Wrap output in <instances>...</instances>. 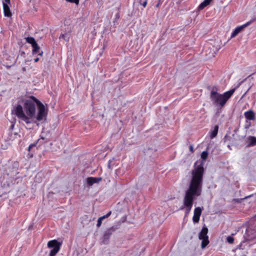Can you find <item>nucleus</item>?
Listing matches in <instances>:
<instances>
[{
    "mask_svg": "<svg viewBox=\"0 0 256 256\" xmlns=\"http://www.w3.org/2000/svg\"><path fill=\"white\" fill-rule=\"evenodd\" d=\"M204 173V162L196 161L192 170V178L188 189L186 191L184 198V205L180 208H186V214L190 212L194 198L200 196L202 191L203 175Z\"/></svg>",
    "mask_w": 256,
    "mask_h": 256,
    "instance_id": "nucleus-1",
    "label": "nucleus"
},
{
    "mask_svg": "<svg viewBox=\"0 0 256 256\" xmlns=\"http://www.w3.org/2000/svg\"><path fill=\"white\" fill-rule=\"evenodd\" d=\"M240 82L238 86L234 88L224 92L223 94H220L216 92L214 88L210 92V98L214 105L218 108H222L226 104L228 100L231 97L234 92L236 89L241 84Z\"/></svg>",
    "mask_w": 256,
    "mask_h": 256,
    "instance_id": "nucleus-2",
    "label": "nucleus"
},
{
    "mask_svg": "<svg viewBox=\"0 0 256 256\" xmlns=\"http://www.w3.org/2000/svg\"><path fill=\"white\" fill-rule=\"evenodd\" d=\"M22 100L24 102V108L26 112H35L36 104L38 112H45V111L48 110L47 105H44L34 96H30L25 100L22 98Z\"/></svg>",
    "mask_w": 256,
    "mask_h": 256,
    "instance_id": "nucleus-3",
    "label": "nucleus"
},
{
    "mask_svg": "<svg viewBox=\"0 0 256 256\" xmlns=\"http://www.w3.org/2000/svg\"><path fill=\"white\" fill-rule=\"evenodd\" d=\"M36 113H12L20 120V122H24L26 124H32L34 122V114Z\"/></svg>",
    "mask_w": 256,
    "mask_h": 256,
    "instance_id": "nucleus-4",
    "label": "nucleus"
},
{
    "mask_svg": "<svg viewBox=\"0 0 256 256\" xmlns=\"http://www.w3.org/2000/svg\"><path fill=\"white\" fill-rule=\"evenodd\" d=\"M62 242H58L56 240H50L48 243V247L52 248L50 251V256H55L56 254L59 252Z\"/></svg>",
    "mask_w": 256,
    "mask_h": 256,
    "instance_id": "nucleus-5",
    "label": "nucleus"
},
{
    "mask_svg": "<svg viewBox=\"0 0 256 256\" xmlns=\"http://www.w3.org/2000/svg\"><path fill=\"white\" fill-rule=\"evenodd\" d=\"M246 234L249 240L256 238V216L246 230Z\"/></svg>",
    "mask_w": 256,
    "mask_h": 256,
    "instance_id": "nucleus-6",
    "label": "nucleus"
},
{
    "mask_svg": "<svg viewBox=\"0 0 256 256\" xmlns=\"http://www.w3.org/2000/svg\"><path fill=\"white\" fill-rule=\"evenodd\" d=\"M208 229L207 228H203L198 234V238L202 240V248H204L209 244L208 237Z\"/></svg>",
    "mask_w": 256,
    "mask_h": 256,
    "instance_id": "nucleus-7",
    "label": "nucleus"
},
{
    "mask_svg": "<svg viewBox=\"0 0 256 256\" xmlns=\"http://www.w3.org/2000/svg\"><path fill=\"white\" fill-rule=\"evenodd\" d=\"M117 227L115 226H112L110 228L106 230L104 232V236H103V244H108L109 239L110 238V236L116 229Z\"/></svg>",
    "mask_w": 256,
    "mask_h": 256,
    "instance_id": "nucleus-8",
    "label": "nucleus"
},
{
    "mask_svg": "<svg viewBox=\"0 0 256 256\" xmlns=\"http://www.w3.org/2000/svg\"><path fill=\"white\" fill-rule=\"evenodd\" d=\"M252 20H251L245 24L237 26L232 32L230 36V38L235 37L236 35H238L240 32H241L244 28L249 26L252 22Z\"/></svg>",
    "mask_w": 256,
    "mask_h": 256,
    "instance_id": "nucleus-9",
    "label": "nucleus"
},
{
    "mask_svg": "<svg viewBox=\"0 0 256 256\" xmlns=\"http://www.w3.org/2000/svg\"><path fill=\"white\" fill-rule=\"evenodd\" d=\"M47 113H36L34 114V123L37 124L38 122L44 123L46 122Z\"/></svg>",
    "mask_w": 256,
    "mask_h": 256,
    "instance_id": "nucleus-10",
    "label": "nucleus"
},
{
    "mask_svg": "<svg viewBox=\"0 0 256 256\" xmlns=\"http://www.w3.org/2000/svg\"><path fill=\"white\" fill-rule=\"evenodd\" d=\"M202 211V210L200 207H197L194 209V214L192 218V220L194 222L197 223L199 222Z\"/></svg>",
    "mask_w": 256,
    "mask_h": 256,
    "instance_id": "nucleus-11",
    "label": "nucleus"
},
{
    "mask_svg": "<svg viewBox=\"0 0 256 256\" xmlns=\"http://www.w3.org/2000/svg\"><path fill=\"white\" fill-rule=\"evenodd\" d=\"M16 123V118L13 114H12V118L9 120V122L7 124L8 132L13 131L14 128Z\"/></svg>",
    "mask_w": 256,
    "mask_h": 256,
    "instance_id": "nucleus-12",
    "label": "nucleus"
},
{
    "mask_svg": "<svg viewBox=\"0 0 256 256\" xmlns=\"http://www.w3.org/2000/svg\"><path fill=\"white\" fill-rule=\"evenodd\" d=\"M102 180L100 177H90L86 179V182L88 186H91L95 183L99 182Z\"/></svg>",
    "mask_w": 256,
    "mask_h": 256,
    "instance_id": "nucleus-13",
    "label": "nucleus"
},
{
    "mask_svg": "<svg viewBox=\"0 0 256 256\" xmlns=\"http://www.w3.org/2000/svg\"><path fill=\"white\" fill-rule=\"evenodd\" d=\"M18 164H14V165L12 168V170L10 172V173H8V175H10V177L14 178L15 176H16L19 172H18Z\"/></svg>",
    "mask_w": 256,
    "mask_h": 256,
    "instance_id": "nucleus-14",
    "label": "nucleus"
},
{
    "mask_svg": "<svg viewBox=\"0 0 256 256\" xmlns=\"http://www.w3.org/2000/svg\"><path fill=\"white\" fill-rule=\"evenodd\" d=\"M4 13L5 16L10 17L12 16L8 5L3 4Z\"/></svg>",
    "mask_w": 256,
    "mask_h": 256,
    "instance_id": "nucleus-15",
    "label": "nucleus"
},
{
    "mask_svg": "<svg viewBox=\"0 0 256 256\" xmlns=\"http://www.w3.org/2000/svg\"><path fill=\"white\" fill-rule=\"evenodd\" d=\"M8 136L7 139L8 140H14L18 138V136L19 137L20 136L18 135V132H13L12 131L8 132Z\"/></svg>",
    "mask_w": 256,
    "mask_h": 256,
    "instance_id": "nucleus-16",
    "label": "nucleus"
},
{
    "mask_svg": "<svg viewBox=\"0 0 256 256\" xmlns=\"http://www.w3.org/2000/svg\"><path fill=\"white\" fill-rule=\"evenodd\" d=\"M33 48L32 50V54H35L38 53V54L40 56H42L43 54V52L42 50L40 51V47L36 44V46H32Z\"/></svg>",
    "mask_w": 256,
    "mask_h": 256,
    "instance_id": "nucleus-17",
    "label": "nucleus"
},
{
    "mask_svg": "<svg viewBox=\"0 0 256 256\" xmlns=\"http://www.w3.org/2000/svg\"><path fill=\"white\" fill-rule=\"evenodd\" d=\"M218 126L216 125L214 126V129L210 132V138H214L216 137L218 134Z\"/></svg>",
    "mask_w": 256,
    "mask_h": 256,
    "instance_id": "nucleus-18",
    "label": "nucleus"
},
{
    "mask_svg": "<svg viewBox=\"0 0 256 256\" xmlns=\"http://www.w3.org/2000/svg\"><path fill=\"white\" fill-rule=\"evenodd\" d=\"M256 145V138L252 136H250L248 138V146H254Z\"/></svg>",
    "mask_w": 256,
    "mask_h": 256,
    "instance_id": "nucleus-19",
    "label": "nucleus"
},
{
    "mask_svg": "<svg viewBox=\"0 0 256 256\" xmlns=\"http://www.w3.org/2000/svg\"><path fill=\"white\" fill-rule=\"evenodd\" d=\"M111 211H110L107 214H106V215L102 216H101L100 218H98V222H97V224H96V226L98 227H100L101 224H102V220H104V218L108 217L110 214H111Z\"/></svg>",
    "mask_w": 256,
    "mask_h": 256,
    "instance_id": "nucleus-20",
    "label": "nucleus"
},
{
    "mask_svg": "<svg viewBox=\"0 0 256 256\" xmlns=\"http://www.w3.org/2000/svg\"><path fill=\"white\" fill-rule=\"evenodd\" d=\"M211 1L212 0H204L198 6V10H202L204 7L208 5Z\"/></svg>",
    "mask_w": 256,
    "mask_h": 256,
    "instance_id": "nucleus-21",
    "label": "nucleus"
},
{
    "mask_svg": "<svg viewBox=\"0 0 256 256\" xmlns=\"http://www.w3.org/2000/svg\"><path fill=\"white\" fill-rule=\"evenodd\" d=\"M27 42L32 44V46H36L37 44L34 38L32 37H27L26 38Z\"/></svg>",
    "mask_w": 256,
    "mask_h": 256,
    "instance_id": "nucleus-22",
    "label": "nucleus"
},
{
    "mask_svg": "<svg viewBox=\"0 0 256 256\" xmlns=\"http://www.w3.org/2000/svg\"><path fill=\"white\" fill-rule=\"evenodd\" d=\"M244 116L248 120H254L255 118L254 113H244Z\"/></svg>",
    "mask_w": 256,
    "mask_h": 256,
    "instance_id": "nucleus-23",
    "label": "nucleus"
},
{
    "mask_svg": "<svg viewBox=\"0 0 256 256\" xmlns=\"http://www.w3.org/2000/svg\"><path fill=\"white\" fill-rule=\"evenodd\" d=\"M23 108L20 104H18L14 108V112H23Z\"/></svg>",
    "mask_w": 256,
    "mask_h": 256,
    "instance_id": "nucleus-24",
    "label": "nucleus"
},
{
    "mask_svg": "<svg viewBox=\"0 0 256 256\" xmlns=\"http://www.w3.org/2000/svg\"><path fill=\"white\" fill-rule=\"evenodd\" d=\"M60 39H63L65 41H68L70 39V36L68 34H62L60 36Z\"/></svg>",
    "mask_w": 256,
    "mask_h": 256,
    "instance_id": "nucleus-25",
    "label": "nucleus"
},
{
    "mask_svg": "<svg viewBox=\"0 0 256 256\" xmlns=\"http://www.w3.org/2000/svg\"><path fill=\"white\" fill-rule=\"evenodd\" d=\"M208 156V152L207 151H204L202 152V153L201 154V158L203 160H206Z\"/></svg>",
    "mask_w": 256,
    "mask_h": 256,
    "instance_id": "nucleus-26",
    "label": "nucleus"
},
{
    "mask_svg": "<svg viewBox=\"0 0 256 256\" xmlns=\"http://www.w3.org/2000/svg\"><path fill=\"white\" fill-rule=\"evenodd\" d=\"M226 240L229 244H232L234 242V238L232 236H228L226 238Z\"/></svg>",
    "mask_w": 256,
    "mask_h": 256,
    "instance_id": "nucleus-27",
    "label": "nucleus"
},
{
    "mask_svg": "<svg viewBox=\"0 0 256 256\" xmlns=\"http://www.w3.org/2000/svg\"><path fill=\"white\" fill-rule=\"evenodd\" d=\"M248 105L247 104L244 103L242 104V108L241 109V110L244 111V110H246V109L247 107H248Z\"/></svg>",
    "mask_w": 256,
    "mask_h": 256,
    "instance_id": "nucleus-28",
    "label": "nucleus"
},
{
    "mask_svg": "<svg viewBox=\"0 0 256 256\" xmlns=\"http://www.w3.org/2000/svg\"><path fill=\"white\" fill-rule=\"evenodd\" d=\"M250 125H251L250 122L248 121H246V123L245 124V126H244L245 128H246V129L248 128L250 126Z\"/></svg>",
    "mask_w": 256,
    "mask_h": 256,
    "instance_id": "nucleus-29",
    "label": "nucleus"
},
{
    "mask_svg": "<svg viewBox=\"0 0 256 256\" xmlns=\"http://www.w3.org/2000/svg\"><path fill=\"white\" fill-rule=\"evenodd\" d=\"M112 160H110L108 165V167L110 170H112Z\"/></svg>",
    "mask_w": 256,
    "mask_h": 256,
    "instance_id": "nucleus-30",
    "label": "nucleus"
},
{
    "mask_svg": "<svg viewBox=\"0 0 256 256\" xmlns=\"http://www.w3.org/2000/svg\"><path fill=\"white\" fill-rule=\"evenodd\" d=\"M66 1L70 2H74L76 4H78L79 2V0H66Z\"/></svg>",
    "mask_w": 256,
    "mask_h": 256,
    "instance_id": "nucleus-31",
    "label": "nucleus"
},
{
    "mask_svg": "<svg viewBox=\"0 0 256 256\" xmlns=\"http://www.w3.org/2000/svg\"><path fill=\"white\" fill-rule=\"evenodd\" d=\"M224 141H227V140H230V136H228V134H226L225 136H224Z\"/></svg>",
    "mask_w": 256,
    "mask_h": 256,
    "instance_id": "nucleus-32",
    "label": "nucleus"
},
{
    "mask_svg": "<svg viewBox=\"0 0 256 256\" xmlns=\"http://www.w3.org/2000/svg\"><path fill=\"white\" fill-rule=\"evenodd\" d=\"M40 140H38L36 142L33 143V144H30V148H34V146H36L37 143Z\"/></svg>",
    "mask_w": 256,
    "mask_h": 256,
    "instance_id": "nucleus-33",
    "label": "nucleus"
},
{
    "mask_svg": "<svg viewBox=\"0 0 256 256\" xmlns=\"http://www.w3.org/2000/svg\"><path fill=\"white\" fill-rule=\"evenodd\" d=\"M10 3V0H4V1L2 2V5L3 4L8 5Z\"/></svg>",
    "mask_w": 256,
    "mask_h": 256,
    "instance_id": "nucleus-34",
    "label": "nucleus"
},
{
    "mask_svg": "<svg viewBox=\"0 0 256 256\" xmlns=\"http://www.w3.org/2000/svg\"><path fill=\"white\" fill-rule=\"evenodd\" d=\"M250 87H251V86H250V83L249 82V84H248V88H247L246 90L244 96L246 94V92L249 90L250 89Z\"/></svg>",
    "mask_w": 256,
    "mask_h": 256,
    "instance_id": "nucleus-35",
    "label": "nucleus"
},
{
    "mask_svg": "<svg viewBox=\"0 0 256 256\" xmlns=\"http://www.w3.org/2000/svg\"><path fill=\"white\" fill-rule=\"evenodd\" d=\"M140 4L146 7L147 5V0L144 1L143 2H140Z\"/></svg>",
    "mask_w": 256,
    "mask_h": 256,
    "instance_id": "nucleus-36",
    "label": "nucleus"
},
{
    "mask_svg": "<svg viewBox=\"0 0 256 256\" xmlns=\"http://www.w3.org/2000/svg\"><path fill=\"white\" fill-rule=\"evenodd\" d=\"M190 150L192 153L194 152V150L192 145L190 146Z\"/></svg>",
    "mask_w": 256,
    "mask_h": 256,
    "instance_id": "nucleus-37",
    "label": "nucleus"
},
{
    "mask_svg": "<svg viewBox=\"0 0 256 256\" xmlns=\"http://www.w3.org/2000/svg\"><path fill=\"white\" fill-rule=\"evenodd\" d=\"M38 60H39V58H36L34 59V62H38Z\"/></svg>",
    "mask_w": 256,
    "mask_h": 256,
    "instance_id": "nucleus-38",
    "label": "nucleus"
},
{
    "mask_svg": "<svg viewBox=\"0 0 256 256\" xmlns=\"http://www.w3.org/2000/svg\"><path fill=\"white\" fill-rule=\"evenodd\" d=\"M245 112H253V111L251 109H248L247 110H246Z\"/></svg>",
    "mask_w": 256,
    "mask_h": 256,
    "instance_id": "nucleus-39",
    "label": "nucleus"
},
{
    "mask_svg": "<svg viewBox=\"0 0 256 256\" xmlns=\"http://www.w3.org/2000/svg\"><path fill=\"white\" fill-rule=\"evenodd\" d=\"M32 148H30V146H29L28 148V150L30 151Z\"/></svg>",
    "mask_w": 256,
    "mask_h": 256,
    "instance_id": "nucleus-40",
    "label": "nucleus"
},
{
    "mask_svg": "<svg viewBox=\"0 0 256 256\" xmlns=\"http://www.w3.org/2000/svg\"><path fill=\"white\" fill-rule=\"evenodd\" d=\"M255 8H256V6H255Z\"/></svg>",
    "mask_w": 256,
    "mask_h": 256,
    "instance_id": "nucleus-41",
    "label": "nucleus"
}]
</instances>
